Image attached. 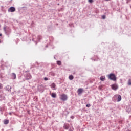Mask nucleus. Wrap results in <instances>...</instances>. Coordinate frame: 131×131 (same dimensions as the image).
<instances>
[{"label":"nucleus","instance_id":"nucleus-21","mask_svg":"<svg viewBox=\"0 0 131 131\" xmlns=\"http://www.w3.org/2000/svg\"><path fill=\"white\" fill-rule=\"evenodd\" d=\"M3 89V84L0 83V90H2Z\"/></svg>","mask_w":131,"mask_h":131},{"label":"nucleus","instance_id":"nucleus-2","mask_svg":"<svg viewBox=\"0 0 131 131\" xmlns=\"http://www.w3.org/2000/svg\"><path fill=\"white\" fill-rule=\"evenodd\" d=\"M59 99H60V100H61V101H67V99H68V97L67 96V95L65 94H60L59 95Z\"/></svg>","mask_w":131,"mask_h":131},{"label":"nucleus","instance_id":"nucleus-3","mask_svg":"<svg viewBox=\"0 0 131 131\" xmlns=\"http://www.w3.org/2000/svg\"><path fill=\"white\" fill-rule=\"evenodd\" d=\"M4 30L7 35H8V34H10V33H11V29L9 27H4Z\"/></svg>","mask_w":131,"mask_h":131},{"label":"nucleus","instance_id":"nucleus-14","mask_svg":"<svg viewBox=\"0 0 131 131\" xmlns=\"http://www.w3.org/2000/svg\"><path fill=\"white\" fill-rule=\"evenodd\" d=\"M73 78H74V77L71 75L69 76V79H70V80H73Z\"/></svg>","mask_w":131,"mask_h":131},{"label":"nucleus","instance_id":"nucleus-29","mask_svg":"<svg viewBox=\"0 0 131 131\" xmlns=\"http://www.w3.org/2000/svg\"><path fill=\"white\" fill-rule=\"evenodd\" d=\"M0 36H2V34H0Z\"/></svg>","mask_w":131,"mask_h":131},{"label":"nucleus","instance_id":"nucleus-25","mask_svg":"<svg viewBox=\"0 0 131 131\" xmlns=\"http://www.w3.org/2000/svg\"><path fill=\"white\" fill-rule=\"evenodd\" d=\"M71 118H72V119H74V117L73 116H71Z\"/></svg>","mask_w":131,"mask_h":131},{"label":"nucleus","instance_id":"nucleus-16","mask_svg":"<svg viewBox=\"0 0 131 131\" xmlns=\"http://www.w3.org/2000/svg\"><path fill=\"white\" fill-rule=\"evenodd\" d=\"M4 124H9V120H5L4 121Z\"/></svg>","mask_w":131,"mask_h":131},{"label":"nucleus","instance_id":"nucleus-18","mask_svg":"<svg viewBox=\"0 0 131 131\" xmlns=\"http://www.w3.org/2000/svg\"><path fill=\"white\" fill-rule=\"evenodd\" d=\"M128 85H131V79H129L128 81Z\"/></svg>","mask_w":131,"mask_h":131},{"label":"nucleus","instance_id":"nucleus-30","mask_svg":"<svg viewBox=\"0 0 131 131\" xmlns=\"http://www.w3.org/2000/svg\"><path fill=\"white\" fill-rule=\"evenodd\" d=\"M102 17H105V15H103Z\"/></svg>","mask_w":131,"mask_h":131},{"label":"nucleus","instance_id":"nucleus-28","mask_svg":"<svg viewBox=\"0 0 131 131\" xmlns=\"http://www.w3.org/2000/svg\"><path fill=\"white\" fill-rule=\"evenodd\" d=\"M105 1H106V2H108V1H111V0H105Z\"/></svg>","mask_w":131,"mask_h":131},{"label":"nucleus","instance_id":"nucleus-9","mask_svg":"<svg viewBox=\"0 0 131 131\" xmlns=\"http://www.w3.org/2000/svg\"><path fill=\"white\" fill-rule=\"evenodd\" d=\"M83 92V89L82 88H79L78 89V95H80L81 94H82V92Z\"/></svg>","mask_w":131,"mask_h":131},{"label":"nucleus","instance_id":"nucleus-17","mask_svg":"<svg viewBox=\"0 0 131 131\" xmlns=\"http://www.w3.org/2000/svg\"><path fill=\"white\" fill-rule=\"evenodd\" d=\"M57 65H59V66H61L62 64V62L61 61H57Z\"/></svg>","mask_w":131,"mask_h":131},{"label":"nucleus","instance_id":"nucleus-6","mask_svg":"<svg viewBox=\"0 0 131 131\" xmlns=\"http://www.w3.org/2000/svg\"><path fill=\"white\" fill-rule=\"evenodd\" d=\"M11 90H12V87L9 85H7L5 87V91H7L8 92L11 91Z\"/></svg>","mask_w":131,"mask_h":131},{"label":"nucleus","instance_id":"nucleus-5","mask_svg":"<svg viewBox=\"0 0 131 131\" xmlns=\"http://www.w3.org/2000/svg\"><path fill=\"white\" fill-rule=\"evenodd\" d=\"M16 11V8L14 7H11L9 9H8V12H11V13H13V12H15Z\"/></svg>","mask_w":131,"mask_h":131},{"label":"nucleus","instance_id":"nucleus-13","mask_svg":"<svg viewBox=\"0 0 131 131\" xmlns=\"http://www.w3.org/2000/svg\"><path fill=\"white\" fill-rule=\"evenodd\" d=\"M105 78H106L105 77V76H102L101 77H100V80H101V81H104Z\"/></svg>","mask_w":131,"mask_h":131},{"label":"nucleus","instance_id":"nucleus-22","mask_svg":"<svg viewBox=\"0 0 131 131\" xmlns=\"http://www.w3.org/2000/svg\"><path fill=\"white\" fill-rule=\"evenodd\" d=\"M89 3H90V4H92V3H93V0H88Z\"/></svg>","mask_w":131,"mask_h":131},{"label":"nucleus","instance_id":"nucleus-23","mask_svg":"<svg viewBox=\"0 0 131 131\" xmlns=\"http://www.w3.org/2000/svg\"><path fill=\"white\" fill-rule=\"evenodd\" d=\"M49 80V79L48 78H47V77L44 78V80H45L46 81H47V80Z\"/></svg>","mask_w":131,"mask_h":131},{"label":"nucleus","instance_id":"nucleus-27","mask_svg":"<svg viewBox=\"0 0 131 131\" xmlns=\"http://www.w3.org/2000/svg\"><path fill=\"white\" fill-rule=\"evenodd\" d=\"M9 114H10V115H12V112H10V113H9Z\"/></svg>","mask_w":131,"mask_h":131},{"label":"nucleus","instance_id":"nucleus-15","mask_svg":"<svg viewBox=\"0 0 131 131\" xmlns=\"http://www.w3.org/2000/svg\"><path fill=\"white\" fill-rule=\"evenodd\" d=\"M63 127L64 128H65V129H68V128H69V125L67 124H64Z\"/></svg>","mask_w":131,"mask_h":131},{"label":"nucleus","instance_id":"nucleus-8","mask_svg":"<svg viewBox=\"0 0 131 131\" xmlns=\"http://www.w3.org/2000/svg\"><path fill=\"white\" fill-rule=\"evenodd\" d=\"M16 77H17V76L16 75V74H15V73H12L11 74V78H12V79H16Z\"/></svg>","mask_w":131,"mask_h":131},{"label":"nucleus","instance_id":"nucleus-12","mask_svg":"<svg viewBox=\"0 0 131 131\" xmlns=\"http://www.w3.org/2000/svg\"><path fill=\"white\" fill-rule=\"evenodd\" d=\"M31 76L30 75V74H28L27 75V78H26V79L27 80H29V79H31Z\"/></svg>","mask_w":131,"mask_h":131},{"label":"nucleus","instance_id":"nucleus-4","mask_svg":"<svg viewBox=\"0 0 131 131\" xmlns=\"http://www.w3.org/2000/svg\"><path fill=\"white\" fill-rule=\"evenodd\" d=\"M108 78L111 80H113V81H116V76H115V75L114 74H110L108 75Z\"/></svg>","mask_w":131,"mask_h":131},{"label":"nucleus","instance_id":"nucleus-24","mask_svg":"<svg viewBox=\"0 0 131 131\" xmlns=\"http://www.w3.org/2000/svg\"><path fill=\"white\" fill-rule=\"evenodd\" d=\"M51 75H52V76H55V73L53 72L51 73Z\"/></svg>","mask_w":131,"mask_h":131},{"label":"nucleus","instance_id":"nucleus-11","mask_svg":"<svg viewBox=\"0 0 131 131\" xmlns=\"http://www.w3.org/2000/svg\"><path fill=\"white\" fill-rule=\"evenodd\" d=\"M51 97L52 98H56V97H57V94L56 93H52L51 94Z\"/></svg>","mask_w":131,"mask_h":131},{"label":"nucleus","instance_id":"nucleus-10","mask_svg":"<svg viewBox=\"0 0 131 131\" xmlns=\"http://www.w3.org/2000/svg\"><path fill=\"white\" fill-rule=\"evenodd\" d=\"M51 88H52V90H56V89L55 88H56V84H55L54 83H53L51 84Z\"/></svg>","mask_w":131,"mask_h":131},{"label":"nucleus","instance_id":"nucleus-19","mask_svg":"<svg viewBox=\"0 0 131 131\" xmlns=\"http://www.w3.org/2000/svg\"><path fill=\"white\" fill-rule=\"evenodd\" d=\"M41 39V36H38V40L39 41Z\"/></svg>","mask_w":131,"mask_h":131},{"label":"nucleus","instance_id":"nucleus-1","mask_svg":"<svg viewBox=\"0 0 131 131\" xmlns=\"http://www.w3.org/2000/svg\"><path fill=\"white\" fill-rule=\"evenodd\" d=\"M114 102H120L121 101V96L120 95L116 94L112 99Z\"/></svg>","mask_w":131,"mask_h":131},{"label":"nucleus","instance_id":"nucleus-20","mask_svg":"<svg viewBox=\"0 0 131 131\" xmlns=\"http://www.w3.org/2000/svg\"><path fill=\"white\" fill-rule=\"evenodd\" d=\"M86 107H88V108L91 107V104H87L86 105Z\"/></svg>","mask_w":131,"mask_h":131},{"label":"nucleus","instance_id":"nucleus-26","mask_svg":"<svg viewBox=\"0 0 131 131\" xmlns=\"http://www.w3.org/2000/svg\"><path fill=\"white\" fill-rule=\"evenodd\" d=\"M102 19H103V20H105V19H106V17H102Z\"/></svg>","mask_w":131,"mask_h":131},{"label":"nucleus","instance_id":"nucleus-7","mask_svg":"<svg viewBox=\"0 0 131 131\" xmlns=\"http://www.w3.org/2000/svg\"><path fill=\"white\" fill-rule=\"evenodd\" d=\"M112 89L115 91H116V90L118 89V86L116 84H113L112 85Z\"/></svg>","mask_w":131,"mask_h":131}]
</instances>
